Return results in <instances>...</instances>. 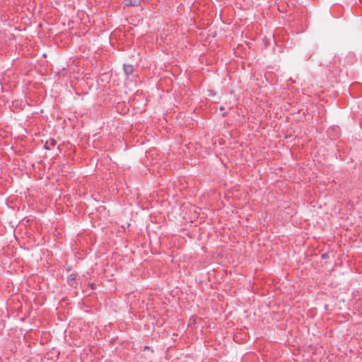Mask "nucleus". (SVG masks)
Masks as SVG:
<instances>
[{"label":"nucleus","instance_id":"obj_4","mask_svg":"<svg viewBox=\"0 0 362 362\" xmlns=\"http://www.w3.org/2000/svg\"><path fill=\"white\" fill-rule=\"evenodd\" d=\"M76 276L74 274H70L68 276V281H74L75 279Z\"/></svg>","mask_w":362,"mask_h":362},{"label":"nucleus","instance_id":"obj_2","mask_svg":"<svg viewBox=\"0 0 362 362\" xmlns=\"http://www.w3.org/2000/svg\"><path fill=\"white\" fill-rule=\"evenodd\" d=\"M141 0H124V4L127 6H137L140 4Z\"/></svg>","mask_w":362,"mask_h":362},{"label":"nucleus","instance_id":"obj_3","mask_svg":"<svg viewBox=\"0 0 362 362\" xmlns=\"http://www.w3.org/2000/svg\"><path fill=\"white\" fill-rule=\"evenodd\" d=\"M124 71H125V73L129 75V74H132L133 72V68L132 66L130 65H124Z\"/></svg>","mask_w":362,"mask_h":362},{"label":"nucleus","instance_id":"obj_1","mask_svg":"<svg viewBox=\"0 0 362 362\" xmlns=\"http://www.w3.org/2000/svg\"><path fill=\"white\" fill-rule=\"evenodd\" d=\"M57 144V141L54 139H49L45 144V147L46 149H51L52 147L54 146Z\"/></svg>","mask_w":362,"mask_h":362}]
</instances>
